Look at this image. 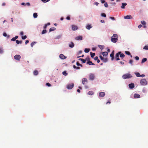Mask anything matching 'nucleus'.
<instances>
[{
	"mask_svg": "<svg viewBox=\"0 0 148 148\" xmlns=\"http://www.w3.org/2000/svg\"><path fill=\"white\" fill-rule=\"evenodd\" d=\"M66 19L67 20H70V17L69 16H67L66 18Z\"/></svg>",
	"mask_w": 148,
	"mask_h": 148,
	"instance_id": "nucleus-51",
	"label": "nucleus"
},
{
	"mask_svg": "<svg viewBox=\"0 0 148 148\" xmlns=\"http://www.w3.org/2000/svg\"><path fill=\"white\" fill-rule=\"evenodd\" d=\"M112 37L113 38H117L118 36L117 34H113V36Z\"/></svg>",
	"mask_w": 148,
	"mask_h": 148,
	"instance_id": "nucleus-37",
	"label": "nucleus"
},
{
	"mask_svg": "<svg viewBox=\"0 0 148 148\" xmlns=\"http://www.w3.org/2000/svg\"><path fill=\"white\" fill-rule=\"evenodd\" d=\"M3 36H5L6 37L7 36V34L5 32H4L3 34Z\"/></svg>",
	"mask_w": 148,
	"mask_h": 148,
	"instance_id": "nucleus-52",
	"label": "nucleus"
},
{
	"mask_svg": "<svg viewBox=\"0 0 148 148\" xmlns=\"http://www.w3.org/2000/svg\"><path fill=\"white\" fill-rule=\"evenodd\" d=\"M110 18L112 20H115V18H114V17H110Z\"/></svg>",
	"mask_w": 148,
	"mask_h": 148,
	"instance_id": "nucleus-59",
	"label": "nucleus"
},
{
	"mask_svg": "<svg viewBox=\"0 0 148 148\" xmlns=\"http://www.w3.org/2000/svg\"><path fill=\"white\" fill-rule=\"evenodd\" d=\"M36 42H32L31 44V47H33V46L36 44Z\"/></svg>",
	"mask_w": 148,
	"mask_h": 148,
	"instance_id": "nucleus-31",
	"label": "nucleus"
},
{
	"mask_svg": "<svg viewBox=\"0 0 148 148\" xmlns=\"http://www.w3.org/2000/svg\"><path fill=\"white\" fill-rule=\"evenodd\" d=\"M90 51L89 49L85 48L84 49V52L85 53H88Z\"/></svg>",
	"mask_w": 148,
	"mask_h": 148,
	"instance_id": "nucleus-28",
	"label": "nucleus"
},
{
	"mask_svg": "<svg viewBox=\"0 0 148 148\" xmlns=\"http://www.w3.org/2000/svg\"><path fill=\"white\" fill-rule=\"evenodd\" d=\"M94 77L95 76L93 74H91L90 75L89 78L90 79L92 80L94 79Z\"/></svg>",
	"mask_w": 148,
	"mask_h": 148,
	"instance_id": "nucleus-16",
	"label": "nucleus"
},
{
	"mask_svg": "<svg viewBox=\"0 0 148 148\" xmlns=\"http://www.w3.org/2000/svg\"><path fill=\"white\" fill-rule=\"evenodd\" d=\"M103 62H107L108 59L106 58H103V60H102Z\"/></svg>",
	"mask_w": 148,
	"mask_h": 148,
	"instance_id": "nucleus-40",
	"label": "nucleus"
},
{
	"mask_svg": "<svg viewBox=\"0 0 148 148\" xmlns=\"http://www.w3.org/2000/svg\"><path fill=\"white\" fill-rule=\"evenodd\" d=\"M62 74L63 75L65 76H66L67 75V73H66V71H64L62 72Z\"/></svg>",
	"mask_w": 148,
	"mask_h": 148,
	"instance_id": "nucleus-42",
	"label": "nucleus"
},
{
	"mask_svg": "<svg viewBox=\"0 0 148 148\" xmlns=\"http://www.w3.org/2000/svg\"><path fill=\"white\" fill-rule=\"evenodd\" d=\"M141 23L143 25H145L146 24V23L144 21H141Z\"/></svg>",
	"mask_w": 148,
	"mask_h": 148,
	"instance_id": "nucleus-34",
	"label": "nucleus"
},
{
	"mask_svg": "<svg viewBox=\"0 0 148 148\" xmlns=\"http://www.w3.org/2000/svg\"><path fill=\"white\" fill-rule=\"evenodd\" d=\"M102 55L103 56H107L108 55V53L106 51L103 52H102Z\"/></svg>",
	"mask_w": 148,
	"mask_h": 148,
	"instance_id": "nucleus-22",
	"label": "nucleus"
},
{
	"mask_svg": "<svg viewBox=\"0 0 148 148\" xmlns=\"http://www.w3.org/2000/svg\"><path fill=\"white\" fill-rule=\"evenodd\" d=\"M29 42V40H26L25 42V44L26 45L27 43H28Z\"/></svg>",
	"mask_w": 148,
	"mask_h": 148,
	"instance_id": "nucleus-61",
	"label": "nucleus"
},
{
	"mask_svg": "<svg viewBox=\"0 0 148 148\" xmlns=\"http://www.w3.org/2000/svg\"><path fill=\"white\" fill-rule=\"evenodd\" d=\"M135 74L137 77H140V75L139 73H135Z\"/></svg>",
	"mask_w": 148,
	"mask_h": 148,
	"instance_id": "nucleus-33",
	"label": "nucleus"
},
{
	"mask_svg": "<svg viewBox=\"0 0 148 148\" xmlns=\"http://www.w3.org/2000/svg\"><path fill=\"white\" fill-rule=\"evenodd\" d=\"M92 27L91 25L89 24L87 25L86 26V28L88 30L90 29Z\"/></svg>",
	"mask_w": 148,
	"mask_h": 148,
	"instance_id": "nucleus-19",
	"label": "nucleus"
},
{
	"mask_svg": "<svg viewBox=\"0 0 148 148\" xmlns=\"http://www.w3.org/2000/svg\"><path fill=\"white\" fill-rule=\"evenodd\" d=\"M74 69H80V67H76L75 65H74L73 66Z\"/></svg>",
	"mask_w": 148,
	"mask_h": 148,
	"instance_id": "nucleus-35",
	"label": "nucleus"
},
{
	"mask_svg": "<svg viewBox=\"0 0 148 148\" xmlns=\"http://www.w3.org/2000/svg\"><path fill=\"white\" fill-rule=\"evenodd\" d=\"M47 26L45 24V25L44 26V27H43L45 29L46 28Z\"/></svg>",
	"mask_w": 148,
	"mask_h": 148,
	"instance_id": "nucleus-63",
	"label": "nucleus"
},
{
	"mask_svg": "<svg viewBox=\"0 0 148 148\" xmlns=\"http://www.w3.org/2000/svg\"><path fill=\"white\" fill-rule=\"evenodd\" d=\"M74 44L72 42H71V43L69 44V46L71 48H73L74 46Z\"/></svg>",
	"mask_w": 148,
	"mask_h": 148,
	"instance_id": "nucleus-18",
	"label": "nucleus"
},
{
	"mask_svg": "<svg viewBox=\"0 0 148 148\" xmlns=\"http://www.w3.org/2000/svg\"><path fill=\"white\" fill-rule=\"evenodd\" d=\"M98 3L97 2H95V5H98Z\"/></svg>",
	"mask_w": 148,
	"mask_h": 148,
	"instance_id": "nucleus-64",
	"label": "nucleus"
},
{
	"mask_svg": "<svg viewBox=\"0 0 148 148\" xmlns=\"http://www.w3.org/2000/svg\"><path fill=\"white\" fill-rule=\"evenodd\" d=\"M87 64H88L89 65H95L94 64L92 63V62L90 61H89L87 62Z\"/></svg>",
	"mask_w": 148,
	"mask_h": 148,
	"instance_id": "nucleus-20",
	"label": "nucleus"
},
{
	"mask_svg": "<svg viewBox=\"0 0 148 148\" xmlns=\"http://www.w3.org/2000/svg\"><path fill=\"white\" fill-rule=\"evenodd\" d=\"M104 6L106 7H108V5L107 3H105L104 4Z\"/></svg>",
	"mask_w": 148,
	"mask_h": 148,
	"instance_id": "nucleus-46",
	"label": "nucleus"
},
{
	"mask_svg": "<svg viewBox=\"0 0 148 148\" xmlns=\"http://www.w3.org/2000/svg\"><path fill=\"white\" fill-rule=\"evenodd\" d=\"M26 4L27 5L29 6L30 5V4L29 3H26Z\"/></svg>",
	"mask_w": 148,
	"mask_h": 148,
	"instance_id": "nucleus-62",
	"label": "nucleus"
},
{
	"mask_svg": "<svg viewBox=\"0 0 148 148\" xmlns=\"http://www.w3.org/2000/svg\"><path fill=\"white\" fill-rule=\"evenodd\" d=\"M99 58H100L101 60H103V58L101 55L99 56Z\"/></svg>",
	"mask_w": 148,
	"mask_h": 148,
	"instance_id": "nucleus-49",
	"label": "nucleus"
},
{
	"mask_svg": "<svg viewBox=\"0 0 148 148\" xmlns=\"http://www.w3.org/2000/svg\"><path fill=\"white\" fill-rule=\"evenodd\" d=\"M76 64L77 66H79L80 65V64L78 62H76Z\"/></svg>",
	"mask_w": 148,
	"mask_h": 148,
	"instance_id": "nucleus-60",
	"label": "nucleus"
},
{
	"mask_svg": "<svg viewBox=\"0 0 148 148\" xmlns=\"http://www.w3.org/2000/svg\"><path fill=\"white\" fill-rule=\"evenodd\" d=\"M82 62L83 63H85L86 62V60L83 59H82Z\"/></svg>",
	"mask_w": 148,
	"mask_h": 148,
	"instance_id": "nucleus-53",
	"label": "nucleus"
},
{
	"mask_svg": "<svg viewBox=\"0 0 148 148\" xmlns=\"http://www.w3.org/2000/svg\"><path fill=\"white\" fill-rule=\"evenodd\" d=\"M33 74L34 75H37L38 74V72L37 70H35L34 71Z\"/></svg>",
	"mask_w": 148,
	"mask_h": 148,
	"instance_id": "nucleus-23",
	"label": "nucleus"
},
{
	"mask_svg": "<svg viewBox=\"0 0 148 148\" xmlns=\"http://www.w3.org/2000/svg\"><path fill=\"white\" fill-rule=\"evenodd\" d=\"M124 18L125 19H129L132 18V17L130 15H127L125 16H124Z\"/></svg>",
	"mask_w": 148,
	"mask_h": 148,
	"instance_id": "nucleus-11",
	"label": "nucleus"
},
{
	"mask_svg": "<svg viewBox=\"0 0 148 148\" xmlns=\"http://www.w3.org/2000/svg\"><path fill=\"white\" fill-rule=\"evenodd\" d=\"M118 39L117 38H114L112 37L111 38V41L114 43H116Z\"/></svg>",
	"mask_w": 148,
	"mask_h": 148,
	"instance_id": "nucleus-7",
	"label": "nucleus"
},
{
	"mask_svg": "<svg viewBox=\"0 0 148 148\" xmlns=\"http://www.w3.org/2000/svg\"><path fill=\"white\" fill-rule=\"evenodd\" d=\"M120 57L121 58H123L125 57V55L123 53H121L120 54Z\"/></svg>",
	"mask_w": 148,
	"mask_h": 148,
	"instance_id": "nucleus-27",
	"label": "nucleus"
},
{
	"mask_svg": "<svg viewBox=\"0 0 148 148\" xmlns=\"http://www.w3.org/2000/svg\"><path fill=\"white\" fill-rule=\"evenodd\" d=\"M59 57L60 58L63 60L66 59V57L64 56L63 54H60V55Z\"/></svg>",
	"mask_w": 148,
	"mask_h": 148,
	"instance_id": "nucleus-13",
	"label": "nucleus"
},
{
	"mask_svg": "<svg viewBox=\"0 0 148 148\" xmlns=\"http://www.w3.org/2000/svg\"><path fill=\"white\" fill-rule=\"evenodd\" d=\"M133 60H130L129 61V63L130 64H132L133 63Z\"/></svg>",
	"mask_w": 148,
	"mask_h": 148,
	"instance_id": "nucleus-48",
	"label": "nucleus"
},
{
	"mask_svg": "<svg viewBox=\"0 0 148 148\" xmlns=\"http://www.w3.org/2000/svg\"><path fill=\"white\" fill-rule=\"evenodd\" d=\"M27 38V36H22V39L23 40H24L25 39Z\"/></svg>",
	"mask_w": 148,
	"mask_h": 148,
	"instance_id": "nucleus-43",
	"label": "nucleus"
},
{
	"mask_svg": "<svg viewBox=\"0 0 148 148\" xmlns=\"http://www.w3.org/2000/svg\"><path fill=\"white\" fill-rule=\"evenodd\" d=\"M143 49L148 50V46H145L143 48Z\"/></svg>",
	"mask_w": 148,
	"mask_h": 148,
	"instance_id": "nucleus-41",
	"label": "nucleus"
},
{
	"mask_svg": "<svg viewBox=\"0 0 148 148\" xmlns=\"http://www.w3.org/2000/svg\"><path fill=\"white\" fill-rule=\"evenodd\" d=\"M94 93L92 91H90L88 93V94L89 95H92Z\"/></svg>",
	"mask_w": 148,
	"mask_h": 148,
	"instance_id": "nucleus-32",
	"label": "nucleus"
},
{
	"mask_svg": "<svg viewBox=\"0 0 148 148\" xmlns=\"http://www.w3.org/2000/svg\"><path fill=\"white\" fill-rule=\"evenodd\" d=\"M46 85L49 87H50L51 86V85L49 83H47L46 84Z\"/></svg>",
	"mask_w": 148,
	"mask_h": 148,
	"instance_id": "nucleus-45",
	"label": "nucleus"
},
{
	"mask_svg": "<svg viewBox=\"0 0 148 148\" xmlns=\"http://www.w3.org/2000/svg\"><path fill=\"white\" fill-rule=\"evenodd\" d=\"M47 32V31L46 30L44 29L42 30V32L41 34H44L46 33Z\"/></svg>",
	"mask_w": 148,
	"mask_h": 148,
	"instance_id": "nucleus-36",
	"label": "nucleus"
},
{
	"mask_svg": "<svg viewBox=\"0 0 148 148\" xmlns=\"http://www.w3.org/2000/svg\"><path fill=\"white\" fill-rule=\"evenodd\" d=\"M98 59V57L97 56H96L95 57V58H94V60H97Z\"/></svg>",
	"mask_w": 148,
	"mask_h": 148,
	"instance_id": "nucleus-55",
	"label": "nucleus"
},
{
	"mask_svg": "<svg viewBox=\"0 0 148 148\" xmlns=\"http://www.w3.org/2000/svg\"><path fill=\"white\" fill-rule=\"evenodd\" d=\"M72 28L73 30L75 31L77 30L78 29V27L77 26L73 25L72 26Z\"/></svg>",
	"mask_w": 148,
	"mask_h": 148,
	"instance_id": "nucleus-12",
	"label": "nucleus"
},
{
	"mask_svg": "<svg viewBox=\"0 0 148 148\" xmlns=\"http://www.w3.org/2000/svg\"><path fill=\"white\" fill-rule=\"evenodd\" d=\"M21 58L20 56L19 55H16L14 56V59L17 60H19Z\"/></svg>",
	"mask_w": 148,
	"mask_h": 148,
	"instance_id": "nucleus-5",
	"label": "nucleus"
},
{
	"mask_svg": "<svg viewBox=\"0 0 148 148\" xmlns=\"http://www.w3.org/2000/svg\"><path fill=\"white\" fill-rule=\"evenodd\" d=\"M98 47L102 50L104 48V46L103 45H99Z\"/></svg>",
	"mask_w": 148,
	"mask_h": 148,
	"instance_id": "nucleus-21",
	"label": "nucleus"
},
{
	"mask_svg": "<svg viewBox=\"0 0 148 148\" xmlns=\"http://www.w3.org/2000/svg\"><path fill=\"white\" fill-rule=\"evenodd\" d=\"M127 4L126 3H122V5L121 6V8L122 9H125V6H126Z\"/></svg>",
	"mask_w": 148,
	"mask_h": 148,
	"instance_id": "nucleus-14",
	"label": "nucleus"
},
{
	"mask_svg": "<svg viewBox=\"0 0 148 148\" xmlns=\"http://www.w3.org/2000/svg\"><path fill=\"white\" fill-rule=\"evenodd\" d=\"M3 52V50L2 49L0 48V53H2Z\"/></svg>",
	"mask_w": 148,
	"mask_h": 148,
	"instance_id": "nucleus-44",
	"label": "nucleus"
},
{
	"mask_svg": "<svg viewBox=\"0 0 148 148\" xmlns=\"http://www.w3.org/2000/svg\"><path fill=\"white\" fill-rule=\"evenodd\" d=\"M134 97L135 98H140V96L139 94H135L134 95Z\"/></svg>",
	"mask_w": 148,
	"mask_h": 148,
	"instance_id": "nucleus-17",
	"label": "nucleus"
},
{
	"mask_svg": "<svg viewBox=\"0 0 148 148\" xmlns=\"http://www.w3.org/2000/svg\"><path fill=\"white\" fill-rule=\"evenodd\" d=\"M20 35H21V36H23V32H22V31L21 32H20Z\"/></svg>",
	"mask_w": 148,
	"mask_h": 148,
	"instance_id": "nucleus-58",
	"label": "nucleus"
},
{
	"mask_svg": "<svg viewBox=\"0 0 148 148\" xmlns=\"http://www.w3.org/2000/svg\"><path fill=\"white\" fill-rule=\"evenodd\" d=\"M75 39L77 40H82V36H79L75 37Z\"/></svg>",
	"mask_w": 148,
	"mask_h": 148,
	"instance_id": "nucleus-8",
	"label": "nucleus"
},
{
	"mask_svg": "<svg viewBox=\"0 0 148 148\" xmlns=\"http://www.w3.org/2000/svg\"><path fill=\"white\" fill-rule=\"evenodd\" d=\"M125 54L127 55H131V53H130V52L129 51H125Z\"/></svg>",
	"mask_w": 148,
	"mask_h": 148,
	"instance_id": "nucleus-38",
	"label": "nucleus"
},
{
	"mask_svg": "<svg viewBox=\"0 0 148 148\" xmlns=\"http://www.w3.org/2000/svg\"><path fill=\"white\" fill-rule=\"evenodd\" d=\"M129 87L130 89H132L134 88V84L133 83H132L130 84H129Z\"/></svg>",
	"mask_w": 148,
	"mask_h": 148,
	"instance_id": "nucleus-15",
	"label": "nucleus"
},
{
	"mask_svg": "<svg viewBox=\"0 0 148 148\" xmlns=\"http://www.w3.org/2000/svg\"><path fill=\"white\" fill-rule=\"evenodd\" d=\"M121 53V52L119 51L116 54L115 58L116 60H120V58L119 57V56Z\"/></svg>",
	"mask_w": 148,
	"mask_h": 148,
	"instance_id": "nucleus-4",
	"label": "nucleus"
},
{
	"mask_svg": "<svg viewBox=\"0 0 148 148\" xmlns=\"http://www.w3.org/2000/svg\"><path fill=\"white\" fill-rule=\"evenodd\" d=\"M101 16L104 17H106V14L105 13H101Z\"/></svg>",
	"mask_w": 148,
	"mask_h": 148,
	"instance_id": "nucleus-39",
	"label": "nucleus"
},
{
	"mask_svg": "<svg viewBox=\"0 0 148 148\" xmlns=\"http://www.w3.org/2000/svg\"><path fill=\"white\" fill-rule=\"evenodd\" d=\"M87 83V79L86 78H84L82 79V84L84 85L85 84V83Z\"/></svg>",
	"mask_w": 148,
	"mask_h": 148,
	"instance_id": "nucleus-10",
	"label": "nucleus"
},
{
	"mask_svg": "<svg viewBox=\"0 0 148 148\" xmlns=\"http://www.w3.org/2000/svg\"><path fill=\"white\" fill-rule=\"evenodd\" d=\"M33 16L34 18H36L38 16L37 14L36 13H34L33 14Z\"/></svg>",
	"mask_w": 148,
	"mask_h": 148,
	"instance_id": "nucleus-30",
	"label": "nucleus"
},
{
	"mask_svg": "<svg viewBox=\"0 0 148 148\" xmlns=\"http://www.w3.org/2000/svg\"><path fill=\"white\" fill-rule=\"evenodd\" d=\"M16 43L18 44H19V43L21 44L22 42V41H19L17 40H16Z\"/></svg>",
	"mask_w": 148,
	"mask_h": 148,
	"instance_id": "nucleus-29",
	"label": "nucleus"
},
{
	"mask_svg": "<svg viewBox=\"0 0 148 148\" xmlns=\"http://www.w3.org/2000/svg\"><path fill=\"white\" fill-rule=\"evenodd\" d=\"M142 27V25H141V24H140L138 26V28L140 29V28H141Z\"/></svg>",
	"mask_w": 148,
	"mask_h": 148,
	"instance_id": "nucleus-56",
	"label": "nucleus"
},
{
	"mask_svg": "<svg viewBox=\"0 0 148 148\" xmlns=\"http://www.w3.org/2000/svg\"><path fill=\"white\" fill-rule=\"evenodd\" d=\"M74 84L73 83L69 84L67 85V88L69 89H72L74 87Z\"/></svg>",
	"mask_w": 148,
	"mask_h": 148,
	"instance_id": "nucleus-3",
	"label": "nucleus"
},
{
	"mask_svg": "<svg viewBox=\"0 0 148 148\" xmlns=\"http://www.w3.org/2000/svg\"><path fill=\"white\" fill-rule=\"evenodd\" d=\"M132 77V76L129 73L125 74L123 75L122 76L123 78L124 79H126Z\"/></svg>",
	"mask_w": 148,
	"mask_h": 148,
	"instance_id": "nucleus-1",
	"label": "nucleus"
},
{
	"mask_svg": "<svg viewBox=\"0 0 148 148\" xmlns=\"http://www.w3.org/2000/svg\"><path fill=\"white\" fill-rule=\"evenodd\" d=\"M114 51L113 50L111 54H110V56L111 57V60H113L114 58Z\"/></svg>",
	"mask_w": 148,
	"mask_h": 148,
	"instance_id": "nucleus-6",
	"label": "nucleus"
},
{
	"mask_svg": "<svg viewBox=\"0 0 148 148\" xmlns=\"http://www.w3.org/2000/svg\"><path fill=\"white\" fill-rule=\"evenodd\" d=\"M105 95V93L104 92H100L99 94V96L100 97H103Z\"/></svg>",
	"mask_w": 148,
	"mask_h": 148,
	"instance_id": "nucleus-9",
	"label": "nucleus"
},
{
	"mask_svg": "<svg viewBox=\"0 0 148 148\" xmlns=\"http://www.w3.org/2000/svg\"><path fill=\"white\" fill-rule=\"evenodd\" d=\"M56 28L55 27H51L50 29L49 30V32H51L52 31H54L55 30H56Z\"/></svg>",
	"mask_w": 148,
	"mask_h": 148,
	"instance_id": "nucleus-25",
	"label": "nucleus"
},
{
	"mask_svg": "<svg viewBox=\"0 0 148 148\" xmlns=\"http://www.w3.org/2000/svg\"><path fill=\"white\" fill-rule=\"evenodd\" d=\"M140 83L141 85L145 86L147 85V82L145 79H142L140 80Z\"/></svg>",
	"mask_w": 148,
	"mask_h": 148,
	"instance_id": "nucleus-2",
	"label": "nucleus"
},
{
	"mask_svg": "<svg viewBox=\"0 0 148 148\" xmlns=\"http://www.w3.org/2000/svg\"><path fill=\"white\" fill-rule=\"evenodd\" d=\"M147 60V59L145 58H144L142 59V61H141V63L142 64L143 63L145 62Z\"/></svg>",
	"mask_w": 148,
	"mask_h": 148,
	"instance_id": "nucleus-26",
	"label": "nucleus"
},
{
	"mask_svg": "<svg viewBox=\"0 0 148 148\" xmlns=\"http://www.w3.org/2000/svg\"><path fill=\"white\" fill-rule=\"evenodd\" d=\"M135 59L137 60H139V58L138 57V56H136L135 57Z\"/></svg>",
	"mask_w": 148,
	"mask_h": 148,
	"instance_id": "nucleus-54",
	"label": "nucleus"
},
{
	"mask_svg": "<svg viewBox=\"0 0 148 148\" xmlns=\"http://www.w3.org/2000/svg\"><path fill=\"white\" fill-rule=\"evenodd\" d=\"M85 60H86V61H87V62L88 61H90V58L88 57L86 58Z\"/></svg>",
	"mask_w": 148,
	"mask_h": 148,
	"instance_id": "nucleus-47",
	"label": "nucleus"
},
{
	"mask_svg": "<svg viewBox=\"0 0 148 148\" xmlns=\"http://www.w3.org/2000/svg\"><path fill=\"white\" fill-rule=\"evenodd\" d=\"M101 3H105V1L104 0H101Z\"/></svg>",
	"mask_w": 148,
	"mask_h": 148,
	"instance_id": "nucleus-57",
	"label": "nucleus"
},
{
	"mask_svg": "<svg viewBox=\"0 0 148 148\" xmlns=\"http://www.w3.org/2000/svg\"><path fill=\"white\" fill-rule=\"evenodd\" d=\"M90 56L92 58H93L94 56L95 55V53H92V52H90Z\"/></svg>",
	"mask_w": 148,
	"mask_h": 148,
	"instance_id": "nucleus-24",
	"label": "nucleus"
},
{
	"mask_svg": "<svg viewBox=\"0 0 148 148\" xmlns=\"http://www.w3.org/2000/svg\"><path fill=\"white\" fill-rule=\"evenodd\" d=\"M16 40V39L14 37L13 38L11 39V40L12 41H15Z\"/></svg>",
	"mask_w": 148,
	"mask_h": 148,
	"instance_id": "nucleus-50",
	"label": "nucleus"
}]
</instances>
